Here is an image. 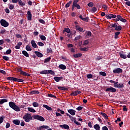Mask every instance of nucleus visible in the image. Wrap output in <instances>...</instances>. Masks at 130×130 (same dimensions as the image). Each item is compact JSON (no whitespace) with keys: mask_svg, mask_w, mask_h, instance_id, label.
<instances>
[{"mask_svg":"<svg viewBox=\"0 0 130 130\" xmlns=\"http://www.w3.org/2000/svg\"><path fill=\"white\" fill-rule=\"evenodd\" d=\"M8 102V100L7 99H2L0 101V105H2L4 103H6Z\"/></svg>","mask_w":130,"mask_h":130,"instance_id":"nucleus-36","label":"nucleus"},{"mask_svg":"<svg viewBox=\"0 0 130 130\" xmlns=\"http://www.w3.org/2000/svg\"><path fill=\"white\" fill-rule=\"evenodd\" d=\"M74 123L75 124H76L77 126H81V123H79L78 121H77L76 120H74Z\"/></svg>","mask_w":130,"mask_h":130,"instance_id":"nucleus-58","label":"nucleus"},{"mask_svg":"<svg viewBox=\"0 0 130 130\" xmlns=\"http://www.w3.org/2000/svg\"><path fill=\"white\" fill-rule=\"evenodd\" d=\"M80 50H81V51L87 52V51H88V48H86V47L80 48Z\"/></svg>","mask_w":130,"mask_h":130,"instance_id":"nucleus-42","label":"nucleus"},{"mask_svg":"<svg viewBox=\"0 0 130 130\" xmlns=\"http://www.w3.org/2000/svg\"><path fill=\"white\" fill-rule=\"evenodd\" d=\"M102 130H109L107 126H103Z\"/></svg>","mask_w":130,"mask_h":130,"instance_id":"nucleus-64","label":"nucleus"},{"mask_svg":"<svg viewBox=\"0 0 130 130\" xmlns=\"http://www.w3.org/2000/svg\"><path fill=\"white\" fill-rule=\"evenodd\" d=\"M59 126L60 127L64 128V129H70V126L68 124H60Z\"/></svg>","mask_w":130,"mask_h":130,"instance_id":"nucleus-14","label":"nucleus"},{"mask_svg":"<svg viewBox=\"0 0 130 130\" xmlns=\"http://www.w3.org/2000/svg\"><path fill=\"white\" fill-rule=\"evenodd\" d=\"M121 30H122V26H120V25L115 27V30L116 31H119Z\"/></svg>","mask_w":130,"mask_h":130,"instance_id":"nucleus-35","label":"nucleus"},{"mask_svg":"<svg viewBox=\"0 0 130 130\" xmlns=\"http://www.w3.org/2000/svg\"><path fill=\"white\" fill-rule=\"evenodd\" d=\"M22 54H23L24 55V56H26V57H29V54L27 51H26L25 50L22 51Z\"/></svg>","mask_w":130,"mask_h":130,"instance_id":"nucleus-28","label":"nucleus"},{"mask_svg":"<svg viewBox=\"0 0 130 130\" xmlns=\"http://www.w3.org/2000/svg\"><path fill=\"white\" fill-rule=\"evenodd\" d=\"M72 3V1H71L69 2V3L66 4V5L65 6L66 8H69L70 5H71Z\"/></svg>","mask_w":130,"mask_h":130,"instance_id":"nucleus-46","label":"nucleus"},{"mask_svg":"<svg viewBox=\"0 0 130 130\" xmlns=\"http://www.w3.org/2000/svg\"><path fill=\"white\" fill-rule=\"evenodd\" d=\"M9 106H10V108L12 109L15 112H20L21 111L20 109L25 108V106L24 105H20L19 107L14 102H9Z\"/></svg>","mask_w":130,"mask_h":130,"instance_id":"nucleus-1","label":"nucleus"},{"mask_svg":"<svg viewBox=\"0 0 130 130\" xmlns=\"http://www.w3.org/2000/svg\"><path fill=\"white\" fill-rule=\"evenodd\" d=\"M49 127L47 125H42L40 126V127L37 128V130H42L43 129H48Z\"/></svg>","mask_w":130,"mask_h":130,"instance_id":"nucleus-17","label":"nucleus"},{"mask_svg":"<svg viewBox=\"0 0 130 130\" xmlns=\"http://www.w3.org/2000/svg\"><path fill=\"white\" fill-rule=\"evenodd\" d=\"M120 57L121 58H123L124 59L127 58L126 55L124 54L123 53H120Z\"/></svg>","mask_w":130,"mask_h":130,"instance_id":"nucleus-37","label":"nucleus"},{"mask_svg":"<svg viewBox=\"0 0 130 130\" xmlns=\"http://www.w3.org/2000/svg\"><path fill=\"white\" fill-rule=\"evenodd\" d=\"M34 53H35L36 56H37L39 58H42L44 56V55L39 51H35L34 52Z\"/></svg>","mask_w":130,"mask_h":130,"instance_id":"nucleus-12","label":"nucleus"},{"mask_svg":"<svg viewBox=\"0 0 130 130\" xmlns=\"http://www.w3.org/2000/svg\"><path fill=\"white\" fill-rule=\"evenodd\" d=\"M59 69L61 70H64L67 69V67L63 64H61L59 66Z\"/></svg>","mask_w":130,"mask_h":130,"instance_id":"nucleus-27","label":"nucleus"},{"mask_svg":"<svg viewBox=\"0 0 130 130\" xmlns=\"http://www.w3.org/2000/svg\"><path fill=\"white\" fill-rule=\"evenodd\" d=\"M114 87L117 88H123L124 87V85L123 83H118V84L114 86Z\"/></svg>","mask_w":130,"mask_h":130,"instance_id":"nucleus-13","label":"nucleus"},{"mask_svg":"<svg viewBox=\"0 0 130 130\" xmlns=\"http://www.w3.org/2000/svg\"><path fill=\"white\" fill-rule=\"evenodd\" d=\"M113 73L115 74H122V70L120 68H117L116 69H114L113 71Z\"/></svg>","mask_w":130,"mask_h":130,"instance_id":"nucleus-6","label":"nucleus"},{"mask_svg":"<svg viewBox=\"0 0 130 130\" xmlns=\"http://www.w3.org/2000/svg\"><path fill=\"white\" fill-rule=\"evenodd\" d=\"M0 23L1 26L4 27H7L8 26H9V23H8V21H6L5 19H1Z\"/></svg>","mask_w":130,"mask_h":130,"instance_id":"nucleus-5","label":"nucleus"},{"mask_svg":"<svg viewBox=\"0 0 130 130\" xmlns=\"http://www.w3.org/2000/svg\"><path fill=\"white\" fill-rule=\"evenodd\" d=\"M67 32L69 34L70 32V29L69 28H65L62 31V32L64 34V32Z\"/></svg>","mask_w":130,"mask_h":130,"instance_id":"nucleus-31","label":"nucleus"},{"mask_svg":"<svg viewBox=\"0 0 130 130\" xmlns=\"http://www.w3.org/2000/svg\"><path fill=\"white\" fill-rule=\"evenodd\" d=\"M92 77H93V76L91 74H88V75H86V78H87V79H91Z\"/></svg>","mask_w":130,"mask_h":130,"instance_id":"nucleus-56","label":"nucleus"},{"mask_svg":"<svg viewBox=\"0 0 130 130\" xmlns=\"http://www.w3.org/2000/svg\"><path fill=\"white\" fill-rule=\"evenodd\" d=\"M123 111L124 112H127V109L126 108V105H123Z\"/></svg>","mask_w":130,"mask_h":130,"instance_id":"nucleus-55","label":"nucleus"},{"mask_svg":"<svg viewBox=\"0 0 130 130\" xmlns=\"http://www.w3.org/2000/svg\"><path fill=\"white\" fill-rule=\"evenodd\" d=\"M81 92L80 90H76L75 91H73L72 93H71V96H76L78 95H79V94H81Z\"/></svg>","mask_w":130,"mask_h":130,"instance_id":"nucleus-9","label":"nucleus"},{"mask_svg":"<svg viewBox=\"0 0 130 130\" xmlns=\"http://www.w3.org/2000/svg\"><path fill=\"white\" fill-rule=\"evenodd\" d=\"M51 59V57H47V58H45L44 60V63H46L47 62H49Z\"/></svg>","mask_w":130,"mask_h":130,"instance_id":"nucleus-39","label":"nucleus"},{"mask_svg":"<svg viewBox=\"0 0 130 130\" xmlns=\"http://www.w3.org/2000/svg\"><path fill=\"white\" fill-rule=\"evenodd\" d=\"M27 19L28 20V21L32 20V14H31L30 11H28V12H27Z\"/></svg>","mask_w":130,"mask_h":130,"instance_id":"nucleus-10","label":"nucleus"},{"mask_svg":"<svg viewBox=\"0 0 130 130\" xmlns=\"http://www.w3.org/2000/svg\"><path fill=\"white\" fill-rule=\"evenodd\" d=\"M100 75H102L104 77H105L106 76V73L104 72H100Z\"/></svg>","mask_w":130,"mask_h":130,"instance_id":"nucleus-51","label":"nucleus"},{"mask_svg":"<svg viewBox=\"0 0 130 130\" xmlns=\"http://www.w3.org/2000/svg\"><path fill=\"white\" fill-rule=\"evenodd\" d=\"M92 33L91 32V31H88L86 32V36H87L88 37H90Z\"/></svg>","mask_w":130,"mask_h":130,"instance_id":"nucleus-53","label":"nucleus"},{"mask_svg":"<svg viewBox=\"0 0 130 130\" xmlns=\"http://www.w3.org/2000/svg\"><path fill=\"white\" fill-rule=\"evenodd\" d=\"M90 12L91 13H94L97 12V8L96 7H92L90 9Z\"/></svg>","mask_w":130,"mask_h":130,"instance_id":"nucleus-24","label":"nucleus"},{"mask_svg":"<svg viewBox=\"0 0 130 130\" xmlns=\"http://www.w3.org/2000/svg\"><path fill=\"white\" fill-rule=\"evenodd\" d=\"M74 8H76L77 9L80 10L81 9L80 6L78 4L73 5Z\"/></svg>","mask_w":130,"mask_h":130,"instance_id":"nucleus-49","label":"nucleus"},{"mask_svg":"<svg viewBox=\"0 0 130 130\" xmlns=\"http://www.w3.org/2000/svg\"><path fill=\"white\" fill-rule=\"evenodd\" d=\"M32 117L31 116L30 114L26 113L25 114L22 118L26 122H29L30 120H32Z\"/></svg>","mask_w":130,"mask_h":130,"instance_id":"nucleus-2","label":"nucleus"},{"mask_svg":"<svg viewBox=\"0 0 130 130\" xmlns=\"http://www.w3.org/2000/svg\"><path fill=\"white\" fill-rule=\"evenodd\" d=\"M49 53H53V50L51 48H47V53L48 54Z\"/></svg>","mask_w":130,"mask_h":130,"instance_id":"nucleus-38","label":"nucleus"},{"mask_svg":"<svg viewBox=\"0 0 130 130\" xmlns=\"http://www.w3.org/2000/svg\"><path fill=\"white\" fill-rule=\"evenodd\" d=\"M2 58L4 59V60H5L6 61H8L10 60L9 57H8L7 56H2Z\"/></svg>","mask_w":130,"mask_h":130,"instance_id":"nucleus-44","label":"nucleus"},{"mask_svg":"<svg viewBox=\"0 0 130 130\" xmlns=\"http://www.w3.org/2000/svg\"><path fill=\"white\" fill-rule=\"evenodd\" d=\"M32 106L34 107H38L39 106V104L37 102H34L32 103Z\"/></svg>","mask_w":130,"mask_h":130,"instance_id":"nucleus-48","label":"nucleus"},{"mask_svg":"<svg viewBox=\"0 0 130 130\" xmlns=\"http://www.w3.org/2000/svg\"><path fill=\"white\" fill-rule=\"evenodd\" d=\"M40 74L43 75V74H51L52 75H55V73L54 71L52 70H43L42 72H40Z\"/></svg>","mask_w":130,"mask_h":130,"instance_id":"nucleus-3","label":"nucleus"},{"mask_svg":"<svg viewBox=\"0 0 130 130\" xmlns=\"http://www.w3.org/2000/svg\"><path fill=\"white\" fill-rule=\"evenodd\" d=\"M40 39L43 41H46V38L45 37V36L40 35Z\"/></svg>","mask_w":130,"mask_h":130,"instance_id":"nucleus-45","label":"nucleus"},{"mask_svg":"<svg viewBox=\"0 0 130 130\" xmlns=\"http://www.w3.org/2000/svg\"><path fill=\"white\" fill-rule=\"evenodd\" d=\"M38 46H40L41 47H43L44 46V44L43 43H42L41 42H39L38 43Z\"/></svg>","mask_w":130,"mask_h":130,"instance_id":"nucleus-54","label":"nucleus"},{"mask_svg":"<svg viewBox=\"0 0 130 130\" xmlns=\"http://www.w3.org/2000/svg\"><path fill=\"white\" fill-rule=\"evenodd\" d=\"M9 8L10 10H13L14 8V6L10 4Z\"/></svg>","mask_w":130,"mask_h":130,"instance_id":"nucleus-63","label":"nucleus"},{"mask_svg":"<svg viewBox=\"0 0 130 130\" xmlns=\"http://www.w3.org/2000/svg\"><path fill=\"white\" fill-rule=\"evenodd\" d=\"M83 109V107L80 106V107H77L76 110L79 111L82 110Z\"/></svg>","mask_w":130,"mask_h":130,"instance_id":"nucleus-59","label":"nucleus"},{"mask_svg":"<svg viewBox=\"0 0 130 130\" xmlns=\"http://www.w3.org/2000/svg\"><path fill=\"white\" fill-rule=\"evenodd\" d=\"M101 115L103 116L105 118V119H108V116L107 114L104 112H101Z\"/></svg>","mask_w":130,"mask_h":130,"instance_id":"nucleus-40","label":"nucleus"},{"mask_svg":"<svg viewBox=\"0 0 130 130\" xmlns=\"http://www.w3.org/2000/svg\"><path fill=\"white\" fill-rule=\"evenodd\" d=\"M32 118L34 119L38 120L39 121H41L42 122H44L45 121V119L43 117L40 115H34L32 116Z\"/></svg>","mask_w":130,"mask_h":130,"instance_id":"nucleus-4","label":"nucleus"},{"mask_svg":"<svg viewBox=\"0 0 130 130\" xmlns=\"http://www.w3.org/2000/svg\"><path fill=\"white\" fill-rule=\"evenodd\" d=\"M106 92H115L117 91V90L114 88V87H109L105 89Z\"/></svg>","mask_w":130,"mask_h":130,"instance_id":"nucleus-7","label":"nucleus"},{"mask_svg":"<svg viewBox=\"0 0 130 130\" xmlns=\"http://www.w3.org/2000/svg\"><path fill=\"white\" fill-rule=\"evenodd\" d=\"M39 22L42 24H45V21L43 19H39Z\"/></svg>","mask_w":130,"mask_h":130,"instance_id":"nucleus-62","label":"nucleus"},{"mask_svg":"<svg viewBox=\"0 0 130 130\" xmlns=\"http://www.w3.org/2000/svg\"><path fill=\"white\" fill-rule=\"evenodd\" d=\"M27 109H28V111L30 112L31 113H36V112L34 109H33L32 108H31V107H28Z\"/></svg>","mask_w":130,"mask_h":130,"instance_id":"nucleus-29","label":"nucleus"},{"mask_svg":"<svg viewBox=\"0 0 130 130\" xmlns=\"http://www.w3.org/2000/svg\"><path fill=\"white\" fill-rule=\"evenodd\" d=\"M102 8L104 9V11H108V6L106 5H102Z\"/></svg>","mask_w":130,"mask_h":130,"instance_id":"nucleus-41","label":"nucleus"},{"mask_svg":"<svg viewBox=\"0 0 130 130\" xmlns=\"http://www.w3.org/2000/svg\"><path fill=\"white\" fill-rule=\"evenodd\" d=\"M16 78L15 77H8L7 78V80L8 81H15Z\"/></svg>","mask_w":130,"mask_h":130,"instance_id":"nucleus-33","label":"nucleus"},{"mask_svg":"<svg viewBox=\"0 0 130 130\" xmlns=\"http://www.w3.org/2000/svg\"><path fill=\"white\" fill-rule=\"evenodd\" d=\"M88 43H89L88 40H86L85 41H84L83 43V46L87 45L88 44Z\"/></svg>","mask_w":130,"mask_h":130,"instance_id":"nucleus-52","label":"nucleus"},{"mask_svg":"<svg viewBox=\"0 0 130 130\" xmlns=\"http://www.w3.org/2000/svg\"><path fill=\"white\" fill-rule=\"evenodd\" d=\"M87 5H88V7H92L94 6V3H93L92 2H90V3H89Z\"/></svg>","mask_w":130,"mask_h":130,"instance_id":"nucleus-50","label":"nucleus"},{"mask_svg":"<svg viewBox=\"0 0 130 130\" xmlns=\"http://www.w3.org/2000/svg\"><path fill=\"white\" fill-rule=\"evenodd\" d=\"M40 93V92L38 90H31L29 92V94L33 95V94H38Z\"/></svg>","mask_w":130,"mask_h":130,"instance_id":"nucleus-22","label":"nucleus"},{"mask_svg":"<svg viewBox=\"0 0 130 130\" xmlns=\"http://www.w3.org/2000/svg\"><path fill=\"white\" fill-rule=\"evenodd\" d=\"M12 53V50L9 49L6 51V53L4 52V54H10V53Z\"/></svg>","mask_w":130,"mask_h":130,"instance_id":"nucleus-47","label":"nucleus"},{"mask_svg":"<svg viewBox=\"0 0 130 130\" xmlns=\"http://www.w3.org/2000/svg\"><path fill=\"white\" fill-rule=\"evenodd\" d=\"M27 73H26L24 71H22V72H21V73H20V74L22 75V76H25V75H26Z\"/></svg>","mask_w":130,"mask_h":130,"instance_id":"nucleus-61","label":"nucleus"},{"mask_svg":"<svg viewBox=\"0 0 130 130\" xmlns=\"http://www.w3.org/2000/svg\"><path fill=\"white\" fill-rule=\"evenodd\" d=\"M43 107L46 108V109H47L48 111H52V108H51V107H49L47 105H43Z\"/></svg>","mask_w":130,"mask_h":130,"instance_id":"nucleus-25","label":"nucleus"},{"mask_svg":"<svg viewBox=\"0 0 130 130\" xmlns=\"http://www.w3.org/2000/svg\"><path fill=\"white\" fill-rule=\"evenodd\" d=\"M119 25L120 24H119L118 23H111V24H110V26H111V28H115Z\"/></svg>","mask_w":130,"mask_h":130,"instance_id":"nucleus-19","label":"nucleus"},{"mask_svg":"<svg viewBox=\"0 0 130 130\" xmlns=\"http://www.w3.org/2000/svg\"><path fill=\"white\" fill-rule=\"evenodd\" d=\"M58 88L59 90H64V91L69 90V89H68L67 88H66V87H61V86H58Z\"/></svg>","mask_w":130,"mask_h":130,"instance_id":"nucleus-32","label":"nucleus"},{"mask_svg":"<svg viewBox=\"0 0 130 130\" xmlns=\"http://www.w3.org/2000/svg\"><path fill=\"white\" fill-rule=\"evenodd\" d=\"M82 56V53H77L76 54L73 55V57L75 58H78L81 57Z\"/></svg>","mask_w":130,"mask_h":130,"instance_id":"nucleus-26","label":"nucleus"},{"mask_svg":"<svg viewBox=\"0 0 130 130\" xmlns=\"http://www.w3.org/2000/svg\"><path fill=\"white\" fill-rule=\"evenodd\" d=\"M12 122L16 125H19L20 124V120L19 119H14L12 121Z\"/></svg>","mask_w":130,"mask_h":130,"instance_id":"nucleus-20","label":"nucleus"},{"mask_svg":"<svg viewBox=\"0 0 130 130\" xmlns=\"http://www.w3.org/2000/svg\"><path fill=\"white\" fill-rule=\"evenodd\" d=\"M63 79V77H54V80H55V81H56V82H59V81H60L61 80H62Z\"/></svg>","mask_w":130,"mask_h":130,"instance_id":"nucleus-18","label":"nucleus"},{"mask_svg":"<svg viewBox=\"0 0 130 130\" xmlns=\"http://www.w3.org/2000/svg\"><path fill=\"white\" fill-rule=\"evenodd\" d=\"M18 3L20 7H25V2H24L22 1H18Z\"/></svg>","mask_w":130,"mask_h":130,"instance_id":"nucleus-21","label":"nucleus"},{"mask_svg":"<svg viewBox=\"0 0 130 130\" xmlns=\"http://www.w3.org/2000/svg\"><path fill=\"white\" fill-rule=\"evenodd\" d=\"M93 128H94L95 130H100V126L99 124H95L93 125Z\"/></svg>","mask_w":130,"mask_h":130,"instance_id":"nucleus-34","label":"nucleus"},{"mask_svg":"<svg viewBox=\"0 0 130 130\" xmlns=\"http://www.w3.org/2000/svg\"><path fill=\"white\" fill-rule=\"evenodd\" d=\"M79 18L81 19L82 20L84 21V22H88V17H86L85 18H83L82 15H80L79 16Z\"/></svg>","mask_w":130,"mask_h":130,"instance_id":"nucleus-16","label":"nucleus"},{"mask_svg":"<svg viewBox=\"0 0 130 130\" xmlns=\"http://www.w3.org/2000/svg\"><path fill=\"white\" fill-rule=\"evenodd\" d=\"M15 36H16L17 39H22V36L20 35L19 34H17L16 35H15Z\"/></svg>","mask_w":130,"mask_h":130,"instance_id":"nucleus-60","label":"nucleus"},{"mask_svg":"<svg viewBox=\"0 0 130 130\" xmlns=\"http://www.w3.org/2000/svg\"><path fill=\"white\" fill-rule=\"evenodd\" d=\"M24 81V80L23 79H19V78H16L15 79V82H23Z\"/></svg>","mask_w":130,"mask_h":130,"instance_id":"nucleus-43","label":"nucleus"},{"mask_svg":"<svg viewBox=\"0 0 130 130\" xmlns=\"http://www.w3.org/2000/svg\"><path fill=\"white\" fill-rule=\"evenodd\" d=\"M25 49L27 51H32V49L31 48L29 45H27L26 46Z\"/></svg>","mask_w":130,"mask_h":130,"instance_id":"nucleus-30","label":"nucleus"},{"mask_svg":"<svg viewBox=\"0 0 130 130\" xmlns=\"http://www.w3.org/2000/svg\"><path fill=\"white\" fill-rule=\"evenodd\" d=\"M75 28H76V29L78 30L79 31H81L82 32H84L83 28H81L79 25H76L75 26Z\"/></svg>","mask_w":130,"mask_h":130,"instance_id":"nucleus-23","label":"nucleus"},{"mask_svg":"<svg viewBox=\"0 0 130 130\" xmlns=\"http://www.w3.org/2000/svg\"><path fill=\"white\" fill-rule=\"evenodd\" d=\"M68 112L69 113L71 114V115L74 116L76 115V110H74L73 109H70L68 110Z\"/></svg>","mask_w":130,"mask_h":130,"instance_id":"nucleus-11","label":"nucleus"},{"mask_svg":"<svg viewBox=\"0 0 130 130\" xmlns=\"http://www.w3.org/2000/svg\"><path fill=\"white\" fill-rule=\"evenodd\" d=\"M48 97L49 98H56V96L53 95V94H48Z\"/></svg>","mask_w":130,"mask_h":130,"instance_id":"nucleus-57","label":"nucleus"},{"mask_svg":"<svg viewBox=\"0 0 130 130\" xmlns=\"http://www.w3.org/2000/svg\"><path fill=\"white\" fill-rule=\"evenodd\" d=\"M30 44L31 45V46H32L33 48H37L38 46L37 43H36V42L35 40H31L30 42Z\"/></svg>","mask_w":130,"mask_h":130,"instance_id":"nucleus-15","label":"nucleus"},{"mask_svg":"<svg viewBox=\"0 0 130 130\" xmlns=\"http://www.w3.org/2000/svg\"><path fill=\"white\" fill-rule=\"evenodd\" d=\"M117 16L114 14H110L108 15L105 16V18H106L107 19H110L111 18L115 19Z\"/></svg>","mask_w":130,"mask_h":130,"instance_id":"nucleus-8","label":"nucleus"}]
</instances>
